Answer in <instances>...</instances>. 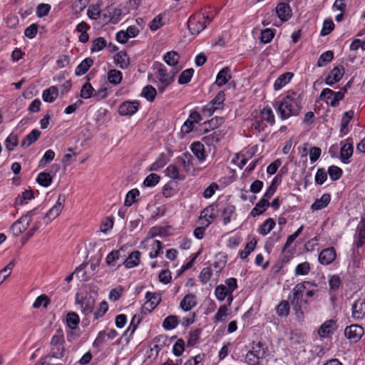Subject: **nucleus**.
Segmentation results:
<instances>
[{
	"instance_id": "44",
	"label": "nucleus",
	"mask_w": 365,
	"mask_h": 365,
	"mask_svg": "<svg viewBox=\"0 0 365 365\" xmlns=\"http://www.w3.org/2000/svg\"><path fill=\"white\" fill-rule=\"evenodd\" d=\"M80 319L75 312H70L66 316V323L68 327L71 329H75L79 324Z\"/></svg>"
},
{
	"instance_id": "27",
	"label": "nucleus",
	"mask_w": 365,
	"mask_h": 365,
	"mask_svg": "<svg viewBox=\"0 0 365 365\" xmlns=\"http://www.w3.org/2000/svg\"><path fill=\"white\" fill-rule=\"evenodd\" d=\"M58 95V88L55 86H51L50 88L43 91L42 98L45 102L52 103L57 98Z\"/></svg>"
},
{
	"instance_id": "4",
	"label": "nucleus",
	"mask_w": 365,
	"mask_h": 365,
	"mask_svg": "<svg viewBox=\"0 0 365 365\" xmlns=\"http://www.w3.org/2000/svg\"><path fill=\"white\" fill-rule=\"evenodd\" d=\"M157 68L159 80L164 86L163 88H160V91L163 92L165 88L173 81L174 76L179 71L180 68H173L170 72L168 73L165 66L162 63H158Z\"/></svg>"
},
{
	"instance_id": "26",
	"label": "nucleus",
	"mask_w": 365,
	"mask_h": 365,
	"mask_svg": "<svg viewBox=\"0 0 365 365\" xmlns=\"http://www.w3.org/2000/svg\"><path fill=\"white\" fill-rule=\"evenodd\" d=\"M224 122V119L222 117H215L210 120H207L203 123L204 133H207L211 130H215L220 126Z\"/></svg>"
},
{
	"instance_id": "23",
	"label": "nucleus",
	"mask_w": 365,
	"mask_h": 365,
	"mask_svg": "<svg viewBox=\"0 0 365 365\" xmlns=\"http://www.w3.org/2000/svg\"><path fill=\"white\" fill-rule=\"evenodd\" d=\"M93 60L88 57L85 58L81 63L76 67L75 70V74L78 76H81L85 74L89 68L93 66Z\"/></svg>"
},
{
	"instance_id": "41",
	"label": "nucleus",
	"mask_w": 365,
	"mask_h": 365,
	"mask_svg": "<svg viewBox=\"0 0 365 365\" xmlns=\"http://www.w3.org/2000/svg\"><path fill=\"white\" fill-rule=\"evenodd\" d=\"M259 115L262 121H267L271 125L274 123V115L273 114L272 110L270 108H264L260 112Z\"/></svg>"
},
{
	"instance_id": "48",
	"label": "nucleus",
	"mask_w": 365,
	"mask_h": 365,
	"mask_svg": "<svg viewBox=\"0 0 365 365\" xmlns=\"http://www.w3.org/2000/svg\"><path fill=\"white\" fill-rule=\"evenodd\" d=\"M95 89L89 82L86 83L81 91V96L84 99H88L94 95Z\"/></svg>"
},
{
	"instance_id": "43",
	"label": "nucleus",
	"mask_w": 365,
	"mask_h": 365,
	"mask_svg": "<svg viewBox=\"0 0 365 365\" xmlns=\"http://www.w3.org/2000/svg\"><path fill=\"white\" fill-rule=\"evenodd\" d=\"M64 342H65V339H64L63 331L61 329H58L56 331V333L53 334V336L51 338V346L63 345Z\"/></svg>"
},
{
	"instance_id": "1",
	"label": "nucleus",
	"mask_w": 365,
	"mask_h": 365,
	"mask_svg": "<svg viewBox=\"0 0 365 365\" xmlns=\"http://www.w3.org/2000/svg\"><path fill=\"white\" fill-rule=\"evenodd\" d=\"M304 96L302 93L288 91L284 96L277 102V111L282 120L292 116H297L303 108Z\"/></svg>"
},
{
	"instance_id": "50",
	"label": "nucleus",
	"mask_w": 365,
	"mask_h": 365,
	"mask_svg": "<svg viewBox=\"0 0 365 365\" xmlns=\"http://www.w3.org/2000/svg\"><path fill=\"white\" fill-rule=\"evenodd\" d=\"M19 138L16 134L11 133L5 140V145L8 150L11 151L18 145Z\"/></svg>"
},
{
	"instance_id": "62",
	"label": "nucleus",
	"mask_w": 365,
	"mask_h": 365,
	"mask_svg": "<svg viewBox=\"0 0 365 365\" xmlns=\"http://www.w3.org/2000/svg\"><path fill=\"white\" fill-rule=\"evenodd\" d=\"M334 28V24L331 19H326L324 21L322 29L321 30V35L324 36L329 34Z\"/></svg>"
},
{
	"instance_id": "3",
	"label": "nucleus",
	"mask_w": 365,
	"mask_h": 365,
	"mask_svg": "<svg viewBox=\"0 0 365 365\" xmlns=\"http://www.w3.org/2000/svg\"><path fill=\"white\" fill-rule=\"evenodd\" d=\"M311 284L316 287V284L310 283L309 282H304L303 283L297 284L292 289V297L289 298L291 304L294 307V309L296 311L298 317L303 314L302 311L301 305L302 302L307 303L306 300H303L304 292L306 289L305 284Z\"/></svg>"
},
{
	"instance_id": "30",
	"label": "nucleus",
	"mask_w": 365,
	"mask_h": 365,
	"mask_svg": "<svg viewBox=\"0 0 365 365\" xmlns=\"http://www.w3.org/2000/svg\"><path fill=\"white\" fill-rule=\"evenodd\" d=\"M114 62L120 68H125L129 64V58L125 52L120 51L114 56Z\"/></svg>"
},
{
	"instance_id": "58",
	"label": "nucleus",
	"mask_w": 365,
	"mask_h": 365,
	"mask_svg": "<svg viewBox=\"0 0 365 365\" xmlns=\"http://www.w3.org/2000/svg\"><path fill=\"white\" fill-rule=\"evenodd\" d=\"M140 194L139 191L138 189H133L131 190H130L126 197H125V206H131L133 205V202H135V197L137 196H138Z\"/></svg>"
},
{
	"instance_id": "28",
	"label": "nucleus",
	"mask_w": 365,
	"mask_h": 365,
	"mask_svg": "<svg viewBox=\"0 0 365 365\" xmlns=\"http://www.w3.org/2000/svg\"><path fill=\"white\" fill-rule=\"evenodd\" d=\"M165 62L173 68H179L178 66V61L180 59V55L178 52L172 51L167 52L163 57Z\"/></svg>"
},
{
	"instance_id": "42",
	"label": "nucleus",
	"mask_w": 365,
	"mask_h": 365,
	"mask_svg": "<svg viewBox=\"0 0 365 365\" xmlns=\"http://www.w3.org/2000/svg\"><path fill=\"white\" fill-rule=\"evenodd\" d=\"M334 58V53L331 51H327L323 53L319 58L317 61V66L322 67L326 66L328 63Z\"/></svg>"
},
{
	"instance_id": "35",
	"label": "nucleus",
	"mask_w": 365,
	"mask_h": 365,
	"mask_svg": "<svg viewBox=\"0 0 365 365\" xmlns=\"http://www.w3.org/2000/svg\"><path fill=\"white\" fill-rule=\"evenodd\" d=\"M122 73L115 69L110 70L108 73V80L113 85H118L122 81Z\"/></svg>"
},
{
	"instance_id": "11",
	"label": "nucleus",
	"mask_w": 365,
	"mask_h": 365,
	"mask_svg": "<svg viewBox=\"0 0 365 365\" xmlns=\"http://www.w3.org/2000/svg\"><path fill=\"white\" fill-rule=\"evenodd\" d=\"M344 74V68L343 66H335L329 73L325 79V83L328 86H332L339 82Z\"/></svg>"
},
{
	"instance_id": "40",
	"label": "nucleus",
	"mask_w": 365,
	"mask_h": 365,
	"mask_svg": "<svg viewBox=\"0 0 365 365\" xmlns=\"http://www.w3.org/2000/svg\"><path fill=\"white\" fill-rule=\"evenodd\" d=\"M222 135L220 131H214L212 133L205 136L202 140L208 145H214L219 142Z\"/></svg>"
},
{
	"instance_id": "31",
	"label": "nucleus",
	"mask_w": 365,
	"mask_h": 365,
	"mask_svg": "<svg viewBox=\"0 0 365 365\" xmlns=\"http://www.w3.org/2000/svg\"><path fill=\"white\" fill-rule=\"evenodd\" d=\"M41 132L36 129L30 132L21 141V146L27 148L34 143L40 136Z\"/></svg>"
},
{
	"instance_id": "53",
	"label": "nucleus",
	"mask_w": 365,
	"mask_h": 365,
	"mask_svg": "<svg viewBox=\"0 0 365 365\" xmlns=\"http://www.w3.org/2000/svg\"><path fill=\"white\" fill-rule=\"evenodd\" d=\"M257 245L256 240H251L247 243L245 249L240 252L242 259H246L248 255L255 249Z\"/></svg>"
},
{
	"instance_id": "63",
	"label": "nucleus",
	"mask_w": 365,
	"mask_h": 365,
	"mask_svg": "<svg viewBox=\"0 0 365 365\" xmlns=\"http://www.w3.org/2000/svg\"><path fill=\"white\" fill-rule=\"evenodd\" d=\"M201 330L197 329L193 331H190L187 341V345L188 346H194L198 341Z\"/></svg>"
},
{
	"instance_id": "60",
	"label": "nucleus",
	"mask_w": 365,
	"mask_h": 365,
	"mask_svg": "<svg viewBox=\"0 0 365 365\" xmlns=\"http://www.w3.org/2000/svg\"><path fill=\"white\" fill-rule=\"evenodd\" d=\"M310 265L307 262L299 264L295 268V275H306L309 272Z\"/></svg>"
},
{
	"instance_id": "6",
	"label": "nucleus",
	"mask_w": 365,
	"mask_h": 365,
	"mask_svg": "<svg viewBox=\"0 0 365 365\" xmlns=\"http://www.w3.org/2000/svg\"><path fill=\"white\" fill-rule=\"evenodd\" d=\"M351 317L356 321H361L365 317V298H359L354 302Z\"/></svg>"
},
{
	"instance_id": "57",
	"label": "nucleus",
	"mask_w": 365,
	"mask_h": 365,
	"mask_svg": "<svg viewBox=\"0 0 365 365\" xmlns=\"http://www.w3.org/2000/svg\"><path fill=\"white\" fill-rule=\"evenodd\" d=\"M51 5L48 4L41 3L37 6L36 16L39 18L47 16L51 10Z\"/></svg>"
},
{
	"instance_id": "21",
	"label": "nucleus",
	"mask_w": 365,
	"mask_h": 365,
	"mask_svg": "<svg viewBox=\"0 0 365 365\" xmlns=\"http://www.w3.org/2000/svg\"><path fill=\"white\" fill-rule=\"evenodd\" d=\"M354 148L351 143H344L340 150L341 160L344 163H349V159L352 156Z\"/></svg>"
},
{
	"instance_id": "16",
	"label": "nucleus",
	"mask_w": 365,
	"mask_h": 365,
	"mask_svg": "<svg viewBox=\"0 0 365 365\" xmlns=\"http://www.w3.org/2000/svg\"><path fill=\"white\" fill-rule=\"evenodd\" d=\"M365 245V223L360 222L357 226L356 232L354 236V245L357 247H361Z\"/></svg>"
},
{
	"instance_id": "51",
	"label": "nucleus",
	"mask_w": 365,
	"mask_h": 365,
	"mask_svg": "<svg viewBox=\"0 0 365 365\" xmlns=\"http://www.w3.org/2000/svg\"><path fill=\"white\" fill-rule=\"evenodd\" d=\"M274 36V30L265 29L261 31L260 41L263 43H269Z\"/></svg>"
},
{
	"instance_id": "17",
	"label": "nucleus",
	"mask_w": 365,
	"mask_h": 365,
	"mask_svg": "<svg viewBox=\"0 0 365 365\" xmlns=\"http://www.w3.org/2000/svg\"><path fill=\"white\" fill-rule=\"evenodd\" d=\"M197 305L196 296L194 294H187L182 299L180 307L185 312L190 311Z\"/></svg>"
},
{
	"instance_id": "25",
	"label": "nucleus",
	"mask_w": 365,
	"mask_h": 365,
	"mask_svg": "<svg viewBox=\"0 0 365 365\" xmlns=\"http://www.w3.org/2000/svg\"><path fill=\"white\" fill-rule=\"evenodd\" d=\"M354 114V112L352 110L346 111L343 114V116H342V118L341 120V128H340V132L342 135L347 134L348 125H349L350 120L353 118Z\"/></svg>"
},
{
	"instance_id": "36",
	"label": "nucleus",
	"mask_w": 365,
	"mask_h": 365,
	"mask_svg": "<svg viewBox=\"0 0 365 365\" xmlns=\"http://www.w3.org/2000/svg\"><path fill=\"white\" fill-rule=\"evenodd\" d=\"M178 317L175 315H169L163 322V327L166 330L173 329L178 326Z\"/></svg>"
},
{
	"instance_id": "64",
	"label": "nucleus",
	"mask_w": 365,
	"mask_h": 365,
	"mask_svg": "<svg viewBox=\"0 0 365 365\" xmlns=\"http://www.w3.org/2000/svg\"><path fill=\"white\" fill-rule=\"evenodd\" d=\"M65 351L63 345L52 346L51 356L53 358L61 359L64 356Z\"/></svg>"
},
{
	"instance_id": "13",
	"label": "nucleus",
	"mask_w": 365,
	"mask_h": 365,
	"mask_svg": "<svg viewBox=\"0 0 365 365\" xmlns=\"http://www.w3.org/2000/svg\"><path fill=\"white\" fill-rule=\"evenodd\" d=\"M277 16L282 21H288L292 16V9L287 3H279L276 6Z\"/></svg>"
},
{
	"instance_id": "39",
	"label": "nucleus",
	"mask_w": 365,
	"mask_h": 365,
	"mask_svg": "<svg viewBox=\"0 0 365 365\" xmlns=\"http://www.w3.org/2000/svg\"><path fill=\"white\" fill-rule=\"evenodd\" d=\"M167 175L173 180H183L185 177L179 174V169L175 165H169L166 168Z\"/></svg>"
},
{
	"instance_id": "54",
	"label": "nucleus",
	"mask_w": 365,
	"mask_h": 365,
	"mask_svg": "<svg viewBox=\"0 0 365 365\" xmlns=\"http://www.w3.org/2000/svg\"><path fill=\"white\" fill-rule=\"evenodd\" d=\"M106 46V41L103 37H98L93 41L91 48V52H96L102 50Z\"/></svg>"
},
{
	"instance_id": "29",
	"label": "nucleus",
	"mask_w": 365,
	"mask_h": 365,
	"mask_svg": "<svg viewBox=\"0 0 365 365\" xmlns=\"http://www.w3.org/2000/svg\"><path fill=\"white\" fill-rule=\"evenodd\" d=\"M331 200L329 194H324L320 199L317 200L312 205V209L314 210H319L326 207Z\"/></svg>"
},
{
	"instance_id": "5",
	"label": "nucleus",
	"mask_w": 365,
	"mask_h": 365,
	"mask_svg": "<svg viewBox=\"0 0 365 365\" xmlns=\"http://www.w3.org/2000/svg\"><path fill=\"white\" fill-rule=\"evenodd\" d=\"M145 299L147 301L142 307L144 314L150 313L161 302V296L158 293L148 292L145 294Z\"/></svg>"
},
{
	"instance_id": "33",
	"label": "nucleus",
	"mask_w": 365,
	"mask_h": 365,
	"mask_svg": "<svg viewBox=\"0 0 365 365\" xmlns=\"http://www.w3.org/2000/svg\"><path fill=\"white\" fill-rule=\"evenodd\" d=\"M215 207L210 205L205 208L200 215V218L205 219L206 221L205 227H207L211 223V220L215 218Z\"/></svg>"
},
{
	"instance_id": "59",
	"label": "nucleus",
	"mask_w": 365,
	"mask_h": 365,
	"mask_svg": "<svg viewBox=\"0 0 365 365\" xmlns=\"http://www.w3.org/2000/svg\"><path fill=\"white\" fill-rule=\"evenodd\" d=\"M328 173L329 175L330 178L335 181L339 180L342 175V170L337 166L331 165L328 169Z\"/></svg>"
},
{
	"instance_id": "9",
	"label": "nucleus",
	"mask_w": 365,
	"mask_h": 365,
	"mask_svg": "<svg viewBox=\"0 0 365 365\" xmlns=\"http://www.w3.org/2000/svg\"><path fill=\"white\" fill-rule=\"evenodd\" d=\"M66 200V197L63 195H60L56 204L47 212L46 217L50 220L57 217L61 212Z\"/></svg>"
},
{
	"instance_id": "10",
	"label": "nucleus",
	"mask_w": 365,
	"mask_h": 365,
	"mask_svg": "<svg viewBox=\"0 0 365 365\" xmlns=\"http://www.w3.org/2000/svg\"><path fill=\"white\" fill-rule=\"evenodd\" d=\"M139 108L138 101H125L118 108V113L120 115H132L135 113Z\"/></svg>"
},
{
	"instance_id": "8",
	"label": "nucleus",
	"mask_w": 365,
	"mask_h": 365,
	"mask_svg": "<svg viewBox=\"0 0 365 365\" xmlns=\"http://www.w3.org/2000/svg\"><path fill=\"white\" fill-rule=\"evenodd\" d=\"M104 17L108 19L112 24H118L123 18V14L120 7L108 6L104 11Z\"/></svg>"
},
{
	"instance_id": "22",
	"label": "nucleus",
	"mask_w": 365,
	"mask_h": 365,
	"mask_svg": "<svg viewBox=\"0 0 365 365\" xmlns=\"http://www.w3.org/2000/svg\"><path fill=\"white\" fill-rule=\"evenodd\" d=\"M294 74L291 72H286L280 75L274 83L275 91H279L285 86L292 78Z\"/></svg>"
},
{
	"instance_id": "46",
	"label": "nucleus",
	"mask_w": 365,
	"mask_h": 365,
	"mask_svg": "<svg viewBox=\"0 0 365 365\" xmlns=\"http://www.w3.org/2000/svg\"><path fill=\"white\" fill-rule=\"evenodd\" d=\"M231 292H229L227 287L224 284H220L216 287L215 290V294L217 299L222 302L224 301L227 295H229Z\"/></svg>"
},
{
	"instance_id": "32",
	"label": "nucleus",
	"mask_w": 365,
	"mask_h": 365,
	"mask_svg": "<svg viewBox=\"0 0 365 365\" xmlns=\"http://www.w3.org/2000/svg\"><path fill=\"white\" fill-rule=\"evenodd\" d=\"M266 349L267 348L264 347V344L261 341H254L251 352L253 353L257 358L259 359L264 356Z\"/></svg>"
},
{
	"instance_id": "24",
	"label": "nucleus",
	"mask_w": 365,
	"mask_h": 365,
	"mask_svg": "<svg viewBox=\"0 0 365 365\" xmlns=\"http://www.w3.org/2000/svg\"><path fill=\"white\" fill-rule=\"evenodd\" d=\"M230 71L228 67H225L218 73L215 81V83L218 86L221 87L225 85L231 78Z\"/></svg>"
},
{
	"instance_id": "15",
	"label": "nucleus",
	"mask_w": 365,
	"mask_h": 365,
	"mask_svg": "<svg viewBox=\"0 0 365 365\" xmlns=\"http://www.w3.org/2000/svg\"><path fill=\"white\" fill-rule=\"evenodd\" d=\"M31 220H25V217H20L18 220L14 222L11 227V229L15 236H19L24 232L29 227Z\"/></svg>"
},
{
	"instance_id": "45",
	"label": "nucleus",
	"mask_w": 365,
	"mask_h": 365,
	"mask_svg": "<svg viewBox=\"0 0 365 365\" xmlns=\"http://www.w3.org/2000/svg\"><path fill=\"white\" fill-rule=\"evenodd\" d=\"M290 306L287 301H282L277 307L276 312L279 317H287L289 312Z\"/></svg>"
},
{
	"instance_id": "38",
	"label": "nucleus",
	"mask_w": 365,
	"mask_h": 365,
	"mask_svg": "<svg viewBox=\"0 0 365 365\" xmlns=\"http://www.w3.org/2000/svg\"><path fill=\"white\" fill-rule=\"evenodd\" d=\"M235 207L234 205H227L225 207L222 212L223 223L228 224L231 221V217L235 213Z\"/></svg>"
},
{
	"instance_id": "37",
	"label": "nucleus",
	"mask_w": 365,
	"mask_h": 365,
	"mask_svg": "<svg viewBox=\"0 0 365 365\" xmlns=\"http://www.w3.org/2000/svg\"><path fill=\"white\" fill-rule=\"evenodd\" d=\"M36 182L43 187H48L52 182V177L48 173L41 172L38 175Z\"/></svg>"
},
{
	"instance_id": "34",
	"label": "nucleus",
	"mask_w": 365,
	"mask_h": 365,
	"mask_svg": "<svg viewBox=\"0 0 365 365\" xmlns=\"http://www.w3.org/2000/svg\"><path fill=\"white\" fill-rule=\"evenodd\" d=\"M276 223L272 218H268L264 223L259 227V232L262 235H267L270 231L274 227Z\"/></svg>"
},
{
	"instance_id": "55",
	"label": "nucleus",
	"mask_w": 365,
	"mask_h": 365,
	"mask_svg": "<svg viewBox=\"0 0 365 365\" xmlns=\"http://www.w3.org/2000/svg\"><path fill=\"white\" fill-rule=\"evenodd\" d=\"M225 99V93L220 91L210 103L221 110L223 108Z\"/></svg>"
},
{
	"instance_id": "19",
	"label": "nucleus",
	"mask_w": 365,
	"mask_h": 365,
	"mask_svg": "<svg viewBox=\"0 0 365 365\" xmlns=\"http://www.w3.org/2000/svg\"><path fill=\"white\" fill-rule=\"evenodd\" d=\"M140 252L138 250L132 252L123 262L124 266L128 269L138 266L140 263Z\"/></svg>"
},
{
	"instance_id": "61",
	"label": "nucleus",
	"mask_w": 365,
	"mask_h": 365,
	"mask_svg": "<svg viewBox=\"0 0 365 365\" xmlns=\"http://www.w3.org/2000/svg\"><path fill=\"white\" fill-rule=\"evenodd\" d=\"M162 252V243L159 240H154L152 244V250L149 253L150 258L158 257Z\"/></svg>"
},
{
	"instance_id": "47",
	"label": "nucleus",
	"mask_w": 365,
	"mask_h": 365,
	"mask_svg": "<svg viewBox=\"0 0 365 365\" xmlns=\"http://www.w3.org/2000/svg\"><path fill=\"white\" fill-rule=\"evenodd\" d=\"M269 203H266L264 202V200H260L255 205V207L252 210L251 215L253 217L258 216L261 214H262L265 210L266 207H269Z\"/></svg>"
},
{
	"instance_id": "2",
	"label": "nucleus",
	"mask_w": 365,
	"mask_h": 365,
	"mask_svg": "<svg viewBox=\"0 0 365 365\" xmlns=\"http://www.w3.org/2000/svg\"><path fill=\"white\" fill-rule=\"evenodd\" d=\"M215 15L206 9L192 15L188 21L187 27L191 34L197 35L203 31L213 20Z\"/></svg>"
},
{
	"instance_id": "49",
	"label": "nucleus",
	"mask_w": 365,
	"mask_h": 365,
	"mask_svg": "<svg viewBox=\"0 0 365 365\" xmlns=\"http://www.w3.org/2000/svg\"><path fill=\"white\" fill-rule=\"evenodd\" d=\"M142 94L148 101L152 102L154 101L157 92L155 88L152 86H146L143 88Z\"/></svg>"
},
{
	"instance_id": "14",
	"label": "nucleus",
	"mask_w": 365,
	"mask_h": 365,
	"mask_svg": "<svg viewBox=\"0 0 365 365\" xmlns=\"http://www.w3.org/2000/svg\"><path fill=\"white\" fill-rule=\"evenodd\" d=\"M336 329V324L334 320L329 319L323 323L318 330V334L321 337H327L332 334Z\"/></svg>"
},
{
	"instance_id": "52",
	"label": "nucleus",
	"mask_w": 365,
	"mask_h": 365,
	"mask_svg": "<svg viewBox=\"0 0 365 365\" xmlns=\"http://www.w3.org/2000/svg\"><path fill=\"white\" fill-rule=\"evenodd\" d=\"M194 70L192 68H188L183 71L178 78L179 84H185L190 81L191 78L193 75Z\"/></svg>"
},
{
	"instance_id": "7",
	"label": "nucleus",
	"mask_w": 365,
	"mask_h": 365,
	"mask_svg": "<svg viewBox=\"0 0 365 365\" xmlns=\"http://www.w3.org/2000/svg\"><path fill=\"white\" fill-rule=\"evenodd\" d=\"M364 334L363 327L359 324H351L346 327L344 334L349 339L356 342Z\"/></svg>"
},
{
	"instance_id": "20",
	"label": "nucleus",
	"mask_w": 365,
	"mask_h": 365,
	"mask_svg": "<svg viewBox=\"0 0 365 365\" xmlns=\"http://www.w3.org/2000/svg\"><path fill=\"white\" fill-rule=\"evenodd\" d=\"M191 150L195 156L200 162H202L206 159L204 145L200 142H194L191 145Z\"/></svg>"
},
{
	"instance_id": "56",
	"label": "nucleus",
	"mask_w": 365,
	"mask_h": 365,
	"mask_svg": "<svg viewBox=\"0 0 365 365\" xmlns=\"http://www.w3.org/2000/svg\"><path fill=\"white\" fill-rule=\"evenodd\" d=\"M160 180V175L155 173H151L145 178L143 184L146 187H153L159 182Z\"/></svg>"
},
{
	"instance_id": "18",
	"label": "nucleus",
	"mask_w": 365,
	"mask_h": 365,
	"mask_svg": "<svg viewBox=\"0 0 365 365\" xmlns=\"http://www.w3.org/2000/svg\"><path fill=\"white\" fill-rule=\"evenodd\" d=\"M76 300L81 304V308L86 314H88L93 312L95 305V299L91 295L86 296L81 302L78 297L76 296Z\"/></svg>"
},
{
	"instance_id": "12",
	"label": "nucleus",
	"mask_w": 365,
	"mask_h": 365,
	"mask_svg": "<svg viewBox=\"0 0 365 365\" xmlns=\"http://www.w3.org/2000/svg\"><path fill=\"white\" fill-rule=\"evenodd\" d=\"M336 257V250L334 247L324 249L319 255V261L321 264L328 265L331 264Z\"/></svg>"
}]
</instances>
